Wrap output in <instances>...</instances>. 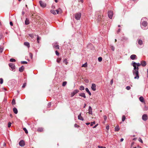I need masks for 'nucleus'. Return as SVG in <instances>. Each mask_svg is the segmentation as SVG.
I'll list each match as a JSON object with an SVG mask.
<instances>
[{"label": "nucleus", "mask_w": 148, "mask_h": 148, "mask_svg": "<svg viewBox=\"0 0 148 148\" xmlns=\"http://www.w3.org/2000/svg\"><path fill=\"white\" fill-rule=\"evenodd\" d=\"M50 12L52 14H56V13L57 14H59V13H61L62 10L60 8H59L58 9L56 10V11L53 10H51L50 11Z\"/></svg>", "instance_id": "f03ea898"}, {"label": "nucleus", "mask_w": 148, "mask_h": 148, "mask_svg": "<svg viewBox=\"0 0 148 148\" xmlns=\"http://www.w3.org/2000/svg\"><path fill=\"white\" fill-rule=\"evenodd\" d=\"M21 63L22 64H27V62L26 61H21Z\"/></svg>", "instance_id": "e433bc0d"}, {"label": "nucleus", "mask_w": 148, "mask_h": 148, "mask_svg": "<svg viewBox=\"0 0 148 148\" xmlns=\"http://www.w3.org/2000/svg\"><path fill=\"white\" fill-rule=\"evenodd\" d=\"M74 127H79L77 124L75 123L74 125Z\"/></svg>", "instance_id": "864d4df0"}, {"label": "nucleus", "mask_w": 148, "mask_h": 148, "mask_svg": "<svg viewBox=\"0 0 148 148\" xmlns=\"http://www.w3.org/2000/svg\"><path fill=\"white\" fill-rule=\"evenodd\" d=\"M120 129V128L119 126H117L115 127V131L118 132Z\"/></svg>", "instance_id": "b1692460"}, {"label": "nucleus", "mask_w": 148, "mask_h": 148, "mask_svg": "<svg viewBox=\"0 0 148 148\" xmlns=\"http://www.w3.org/2000/svg\"><path fill=\"white\" fill-rule=\"evenodd\" d=\"M130 88H131L129 86H127L126 87V89L128 90H130Z\"/></svg>", "instance_id": "79ce46f5"}, {"label": "nucleus", "mask_w": 148, "mask_h": 148, "mask_svg": "<svg viewBox=\"0 0 148 148\" xmlns=\"http://www.w3.org/2000/svg\"><path fill=\"white\" fill-rule=\"evenodd\" d=\"M140 101L142 103H144L145 101L143 97L142 96L140 97L139 98Z\"/></svg>", "instance_id": "6ab92c4d"}, {"label": "nucleus", "mask_w": 148, "mask_h": 148, "mask_svg": "<svg viewBox=\"0 0 148 148\" xmlns=\"http://www.w3.org/2000/svg\"><path fill=\"white\" fill-rule=\"evenodd\" d=\"M142 119L145 121H147L148 119L147 115L146 114H144L142 116Z\"/></svg>", "instance_id": "0eeeda50"}, {"label": "nucleus", "mask_w": 148, "mask_h": 148, "mask_svg": "<svg viewBox=\"0 0 148 148\" xmlns=\"http://www.w3.org/2000/svg\"><path fill=\"white\" fill-rule=\"evenodd\" d=\"M19 144L20 146L23 147L25 145V143L23 140H21L19 142Z\"/></svg>", "instance_id": "9b49d317"}, {"label": "nucleus", "mask_w": 148, "mask_h": 148, "mask_svg": "<svg viewBox=\"0 0 148 148\" xmlns=\"http://www.w3.org/2000/svg\"><path fill=\"white\" fill-rule=\"evenodd\" d=\"M13 111L14 112L15 114H17L18 113V110L16 108H15V107L14 108H13Z\"/></svg>", "instance_id": "aec40b11"}, {"label": "nucleus", "mask_w": 148, "mask_h": 148, "mask_svg": "<svg viewBox=\"0 0 148 148\" xmlns=\"http://www.w3.org/2000/svg\"><path fill=\"white\" fill-rule=\"evenodd\" d=\"M53 47L56 49H59V46L58 45H54Z\"/></svg>", "instance_id": "cd10ccee"}, {"label": "nucleus", "mask_w": 148, "mask_h": 148, "mask_svg": "<svg viewBox=\"0 0 148 148\" xmlns=\"http://www.w3.org/2000/svg\"><path fill=\"white\" fill-rule=\"evenodd\" d=\"M41 38H37V40L38 43H39V40Z\"/></svg>", "instance_id": "8fccbe9b"}, {"label": "nucleus", "mask_w": 148, "mask_h": 148, "mask_svg": "<svg viewBox=\"0 0 148 148\" xmlns=\"http://www.w3.org/2000/svg\"><path fill=\"white\" fill-rule=\"evenodd\" d=\"M87 66V62H86L84 64H82V67H86Z\"/></svg>", "instance_id": "c756f323"}, {"label": "nucleus", "mask_w": 148, "mask_h": 148, "mask_svg": "<svg viewBox=\"0 0 148 148\" xmlns=\"http://www.w3.org/2000/svg\"><path fill=\"white\" fill-rule=\"evenodd\" d=\"M130 58L132 60H134L137 59V58L136 55H135V54H132L130 56Z\"/></svg>", "instance_id": "6e6552de"}, {"label": "nucleus", "mask_w": 148, "mask_h": 148, "mask_svg": "<svg viewBox=\"0 0 148 148\" xmlns=\"http://www.w3.org/2000/svg\"><path fill=\"white\" fill-rule=\"evenodd\" d=\"M88 113L89 114H92V109L91 108V106H89V109H88Z\"/></svg>", "instance_id": "2eb2a0df"}, {"label": "nucleus", "mask_w": 148, "mask_h": 148, "mask_svg": "<svg viewBox=\"0 0 148 148\" xmlns=\"http://www.w3.org/2000/svg\"><path fill=\"white\" fill-rule=\"evenodd\" d=\"M24 69V67L23 66H22L19 68V71L20 72H22L23 71Z\"/></svg>", "instance_id": "a211bd4d"}, {"label": "nucleus", "mask_w": 148, "mask_h": 148, "mask_svg": "<svg viewBox=\"0 0 148 148\" xmlns=\"http://www.w3.org/2000/svg\"><path fill=\"white\" fill-rule=\"evenodd\" d=\"M98 60L99 62H101L102 60V58L101 57H99L98 58Z\"/></svg>", "instance_id": "4c0bfd02"}, {"label": "nucleus", "mask_w": 148, "mask_h": 148, "mask_svg": "<svg viewBox=\"0 0 148 148\" xmlns=\"http://www.w3.org/2000/svg\"><path fill=\"white\" fill-rule=\"evenodd\" d=\"M10 24L11 26L13 25V23L12 22H10Z\"/></svg>", "instance_id": "052dcab7"}, {"label": "nucleus", "mask_w": 148, "mask_h": 148, "mask_svg": "<svg viewBox=\"0 0 148 148\" xmlns=\"http://www.w3.org/2000/svg\"><path fill=\"white\" fill-rule=\"evenodd\" d=\"M63 62L65 63L66 64H67L68 63V62L67 60L66 59H65L63 61Z\"/></svg>", "instance_id": "ea45409f"}, {"label": "nucleus", "mask_w": 148, "mask_h": 148, "mask_svg": "<svg viewBox=\"0 0 148 148\" xmlns=\"http://www.w3.org/2000/svg\"><path fill=\"white\" fill-rule=\"evenodd\" d=\"M141 65L142 66H145L146 65V62L145 61H141Z\"/></svg>", "instance_id": "ddd939ff"}, {"label": "nucleus", "mask_w": 148, "mask_h": 148, "mask_svg": "<svg viewBox=\"0 0 148 148\" xmlns=\"http://www.w3.org/2000/svg\"><path fill=\"white\" fill-rule=\"evenodd\" d=\"M108 16L109 17L110 19H111L112 18V16L113 15V12L112 11H109L108 12Z\"/></svg>", "instance_id": "1a4fd4ad"}, {"label": "nucleus", "mask_w": 148, "mask_h": 148, "mask_svg": "<svg viewBox=\"0 0 148 148\" xmlns=\"http://www.w3.org/2000/svg\"><path fill=\"white\" fill-rule=\"evenodd\" d=\"M11 122H8V127H10L11 126Z\"/></svg>", "instance_id": "49530a36"}, {"label": "nucleus", "mask_w": 148, "mask_h": 148, "mask_svg": "<svg viewBox=\"0 0 148 148\" xmlns=\"http://www.w3.org/2000/svg\"><path fill=\"white\" fill-rule=\"evenodd\" d=\"M84 87L83 86H80L79 89L80 90H84Z\"/></svg>", "instance_id": "bb28decb"}, {"label": "nucleus", "mask_w": 148, "mask_h": 148, "mask_svg": "<svg viewBox=\"0 0 148 148\" xmlns=\"http://www.w3.org/2000/svg\"><path fill=\"white\" fill-rule=\"evenodd\" d=\"M126 119L125 116V115H123L122 116V121L123 122L125 121V120Z\"/></svg>", "instance_id": "c85d7f7f"}, {"label": "nucleus", "mask_w": 148, "mask_h": 148, "mask_svg": "<svg viewBox=\"0 0 148 148\" xmlns=\"http://www.w3.org/2000/svg\"><path fill=\"white\" fill-rule=\"evenodd\" d=\"M90 123H86V124L87 125H89L90 124Z\"/></svg>", "instance_id": "680f3d73"}, {"label": "nucleus", "mask_w": 148, "mask_h": 148, "mask_svg": "<svg viewBox=\"0 0 148 148\" xmlns=\"http://www.w3.org/2000/svg\"><path fill=\"white\" fill-rule=\"evenodd\" d=\"M3 83V80L2 78H0V84H2Z\"/></svg>", "instance_id": "c9c22d12"}, {"label": "nucleus", "mask_w": 148, "mask_h": 148, "mask_svg": "<svg viewBox=\"0 0 148 148\" xmlns=\"http://www.w3.org/2000/svg\"><path fill=\"white\" fill-rule=\"evenodd\" d=\"M9 66L11 68L12 70H13L15 69V66L14 64L12 63H9Z\"/></svg>", "instance_id": "9d476101"}, {"label": "nucleus", "mask_w": 148, "mask_h": 148, "mask_svg": "<svg viewBox=\"0 0 148 148\" xmlns=\"http://www.w3.org/2000/svg\"><path fill=\"white\" fill-rule=\"evenodd\" d=\"M106 128L107 130H108L109 129V125L107 126L106 127Z\"/></svg>", "instance_id": "13d9d810"}, {"label": "nucleus", "mask_w": 148, "mask_h": 148, "mask_svg": "<svg viewBox=\"0 0 148 148\" xmlns=\"http://www.w3.org/2000/svg\"><path fill=\"white\" fill-rule=\"evenodd\" d=\"M3 48L0 47V53H2L3 52Z\"/></svg>", "instance_id": "603ef678"}, {"label": "nucleus", "mask_w": 148, "mask_h": 148, "mask_svg": "<svg viewBox=\"0 0 148 148\" xmlns=\"http://www.w3.org/2000/svg\"><path fill=\"white\" fill-rule=\"evenodd\" d=\"M55 53H56V55H57V56H59V53L57 51H56Z\"/></svg>", "instance_id": "3c124183"}, {"label": "nucleus", "mask_w": 148, "mask_h": 148, "mask_svg": "<svg viewBox=\"0 0 148 148\" xmlns=\"http://www.w3.org/2000/svg\"><path fill=\"white\" fill-rule=\"evenodd\" d=\"M61 60V58H59L58 59H57V60L56 61L58 63H60Z\"/></svg>", "instance_id": "a19ab883"}, {"label": "nucleus", "mask_w": 148, "mask_h": 148, "mask_svg": "<svg viewBox=\"0 0 148 148\" xmlns=\"http://www.w3.org/2000/svg\"><path fill=\"white\" fill-rule=\"evenodd\" d=\"M123 140V138H121V139H120V141L122 142Z\"/></svg>", "instance_id": "e2e57ef3"}, {"label": "nucleus", "mask_w": 148, "mask_h": 148, "mask_svg": "<svg viewBox=\"0 0 148 148\" xmlns=\"http://www.w3.org/2000/svg\"><path fill=\"white\" fill-rule=\"evenodd\" d=\"M39 3L41 7L43 8H44L46 6V4L41 1H39Z\"/></svg>", "instance_id": "423d86ee"}, {"label": "nucleus", "mask_w": 148, "mask_h": 148, "mask_svg": "<svg viewBox=\"0 0 148 148\" xmlns=\"http://www.w3.org/2000/svg\"><path fill=\"white\" fill-rule=\"evenodd\" d=\"M98 125V124L96 125H95L94 127H93V128H96Z\"/></svg>", "instance_id": "bf43d9fd"}, {"label": "nucleus", "mask_w": 148, "mask_h": 148, "mask_svg": "<svg viewBox=\"0 0 148 148\" xmlns=\"http://www.w3.org/2000/svg\"><path fill=\"white\" fill-rule=\"evenodd\" d=\"M85 90H86V91L89 94V95L91 96V93L89 90L88 88H86Z\"/></svg>", "instance_id": "412c9836"}, {"label": "nucleus", "mask_w": 148, "mask_h": 148, "mask_svg": "<svg viewBox=\"0 0 148 148\" xmlns=\"http://www.w3.org/2000/svg\"><path fill=\"white\" fill-rule=\"evenodd\" d=\"M120 31H121V29H118V30L117 31V33L119 32Z\"/></svg>", "instance_id": "0e129e2a"}, {"label": "nucleus", "mask_w": 148, "mask_h": 148, "mask_svg": "<svg viewBox=\"0 0 148 148\" xmlns=\"http://www.w3.org/2000/svg\"><path fill=\"white\" fill-rule=\"evenodd\" d=\"M146 18H143L141 21V27L143 29H146L145 28L147 25V23L146 21H145V19Z\"/></svg>", "instance_id": "f257e3e1"}, {"label": "nucleus", "mask_w": 148, "mask_h": 148, "mask_svg": "<svg viewBox=\"0 0 148 148\" xmlns=\"http://www.w3.org/2000/svg\"><path fill=\"white\" fill-rule=\"evenodd\" d=\"M134 64H136V66H139L141 65V63H137L135 62H134Z\"/></svg>", "instance_id": "7c9ffc66"}, {"label": "nucleus", "mask_w": 148, "mask_h": 148, "mask_svg": "<svg viewBox=\"0 0 148 148\" xmlns=\"http://www.w3.org/2000/svg\"><path fill=\"white\" fill-rule=\"evenodd\" d=\"M23 129L26 134H27L28 133V132L26 128L24 127L23 128Z\"/></svg>", "instance_id": "473e14b6"}, {"label": "nucleus", "mask_w": 148, "mask_h": 148, "mask_svg": "<svg viewBox=\"0 0 148 148\" xmlns=\"http://www.w3.org/2000/svg\"><path fill=\"white\" fill-rule=\"evenodd\" d=\"M98 147L99 148H106L105 147L100 146H99Z\"/></svg>", "instance_id": "5fc2aeb1"}, {"label": "nucleus", "mask_w": 148, "mask_h": 148, "mask_svg": "<svg viewBox=\"0 0 148 148\" xmlns=\"http://www.w3.org/2000/svg\"><path fill=\"white\" fill-rule=\"evenodd\" d=\"M10 61L11 62H14L16 61V60L14 58H11L10 59Z\"/></svg>", "instance_id": "f704fd0d"}, {"label": "nucleus", "mask_w": 148, "mask_h": 148, "mask_svg": "<svg viewBox=\"0 0 148 148\" xmlns=\"http://www.w3.org/2000/svg\"><path fill=\"white\" fill-rule=\"evenodd\" d=\"M81 14L80 12H78L76 13L75 15V18L77 20H79L81 17Z\"/></svg>", "instance_id": "20e7f679"}, {"label": "nucleus", "mask_w": 148, "mask_h": 148, "mask_svg": "<svg viewBox=\"0 0 148 148\" xmlns=\"http://www.w3.org/2000/svg\"><path fill=\"white\" fill-rule=\"evenodd\" d=\"M66 84H67L66 82V81L62 83V86H66Z\"/></svg>", "instance_id": "72a5a7b5"}, {"label": "nucleus", "mask_w": 148, "mask_h": 148, "mask_svg": "<svg viewBox=\"0 0 148 148\" xmlns=\"http://www.w3.org/2000/svg\"><path fill=\"white\" fill-rule=\"evenodd\" d=\"M43 131V128L42 127L38 128L37 129V131L39 132H42Z\"/></svg>", "instance_id": "393cba45"}, {"label": "nucleus", "mask_w": 148, "mask_h": 148, "mask_svg": "<svg viewBox=\"0 0 148 148\" xmlns=\"http://www.w3.org/2000/svg\"><path fill=\"white\" fill-rule=\"evenodd\" d=\"M55 7L54 6H52V8L53 9Z\"/></svg>", "instance_id": "774afa93"}, {"label": "nucleus", "mask_w": 148, "mask_h": 148, "mask_svg": "<svg viewBox=\"0 0 148 148\" xmlns=\"http://www.w3.org/2000/svg\"><path fill=\"white\" fill-rule=\"evenodd\" d=\"M96 85L95 84L93 83L92 84L91 86V88L92 90L93 91H95L96 90Z\"/></svg>", "instance_id": "f8f14e48"}, {"label": "nucleus", "mask_w": 148, "mask_h": 148, "mask_svg": "<svg viewBox=\"0 0 148 148\" xmlns=\"http://www.w3.org/2000/svg\"><path fill=\"white\" fill-rule=\"evenodd\" d=\"M29 23V21L28 18H26L25 21V24L27 25Z\"/></svg>", "instance_id": "5701e85b"}, {"label": "nucleus", "mask_w": 148, "mask_h": 148, "mask_svg": "<svg viewBox=\"0 0 148 148\" xmlns=\"http://www.w3.org/2000/svg\"><path fill=\"white\" fill-rule=\"evenodd\" d=\"M138 44L140 45H142L143 44V41L141 40H138Z\"/></svg>", "instance_id": "4be33fe9"}, {"label": "nucleus", "mask_w": 148, "mask_h": 148, "mask_svg": "<svg viewBox=\"0 0 148 148\" xmlns=\"http://www.w3.org/2000/svg\"><path fill=\"white\" fill-rule=\"evenodd\" d=\"M51 105V102H49L47 105V107L49 108Z\"/></svg>", "instance_id": "c03bdc74"}, {"label": "nucleus", "mask_w": 148, "mask_h": 148, "mask_svg": "<svg viewBox=\"0 0 148 148\" xmlns=\"http://www.w3.org/2000/svg\"><path fill=\"white\" fill-rule=\"evenodd\" d=\"M79 92V90L77 89L74 90L73 92L71 93V97H72L74 96L76 94Z\"/></svg>", "instance_id": "39448f33"}, {"label": "nucleus", "mask_w": 148, "mask_h": 148, "mask_svg": "<svg viewBox=\"0 0 148 148\" xmlns=\"http://www.w3.org/2000/svg\"><path fill=\"white\" fill-rule=\"evenodd\" d=\"M26 83H24L22 86V87L23 88H24L26 86Z\"/></svg>", "instance_id": "a18cd8bd"}, {"label": "nucleus", "mask_w": 148, "mask_h": 148, "mask_svg": "<svg viewBox=\"0 0 148 148\" xmlns=\"http://www.w3.org/2000/svg\"><path fill=\"white\" fill-rule=\"evenodd\" d=\"M138 140L139 141V142H141V143H143V140H142L141 138H139Z\"/></svg>", "instance_id": "de8ad7c7"}, {"label": "nucleus", "mask_w": 148, "mask_h": 148, "mask_svg": "<svg viewBox=\"0 0 148 148\" xmlns=\"http://www.w3.org/2000/svg\"><path fill=\"white\" fill-rule=\"evenodd\" d=\"M103 117L104 121H106L107 119V117L106 115L103 116Z\"/></svg>", "instance_id": "37998d69"}, {"label": "nucleus", "mask_w": 148, "mask_h": 148, "mask_svg": "<svg viewBox=\"0 0 148 148\" xmlns=\"http://www.w3.org/2000/svg\"><path fill=\"white\" fill-rule=\"evenodd\" d=\"M132 65L134 67V69L132 71H135L136 69V68L137 67L136 65V64H134V62H132Z\"/></svg>", "instance_id": "dca6fc26"}, {"label": "nucleus", "mask_w": 148, "mask_h": 148, "mask_svg": "<svg viewBox=\"0 0 148 148\" xmlns=\"http://www.w3.org/2000/svg\"><path fill=\"white\" fill-rule=\"evenodd\" d=\"M79 1H81L82 3H83V0H79Z\"/></svg>", "instance_id": "69168bd1"}, {"label": "nucleus", "mask_w": 148, "mask_h": 148, "mask_svg": "<svg viewBox=\"0 0 148 148\" xmlns=\"http://www.w3.org/2000/svg\"><path fill=\"white\" fill-rule=\"evenodd\" d=\"M111 49L113 51H114V50L115 48L114 46H112L111 47Z\"/></svg>", "instance_id": "09e8293b"}, {"label": "nucleus", "mask_w": 148, "mask_h": 148, "mask_svg": "<svg viewBox=\"0 0 148 148\" xmlns=\"http://www.w3.org/2000/svg\"><path fill=\"white\" fill-rule=\"evenodd\" d=\"M24 44L26 46L28 47H30L29 44L28 42H24Z\"/></svg>", "instance_id": "a878e982"}, {"label": "nucleus", "mask_w": 148, "mask_h": 148, "mask_svg": "<svg viewBox=\"0 0 148 148\" xmlns=\"http://www.w3.org/2000/svg\"><path fill=\"white\" fill-rule=\"evenodd\" d=\"M12 105H14L16 104L15 101L14 99H13L12 100Z\"/></svg>", "instance_id": "2f4dec72"}, {"label": "nucleus", "mask_w": 148, "mask_h": 148, "mask_svg": "<svg viewBox=\"0 0 148 148\" xmlns=\"http://www.w3.org/2000/svg\"><path fill=\"white\" fill-rule=\"evenodd\" d=\"M139 67L138 66H137L136 68V69L135 70V71H138Z\"/></svg>", "instance_id": "4d7b16f0"}, {"label": "nucleus", "mask_w": 148, "mask_h": 148, "mask_svg": "<svg viewBox=\"0 0 148 148\" xmlns=\"http://www.w3.org/2000/svg\"><path fill=\"white\" fill-rule=\"evenodd\" d=\"M79 95L82 97H83L84 98H86V97L85 95V94L84 93H82L79 94Z\"/></svg>", "instance_id": "f3484780"}, {"label": "nucleus", "mask_w": 148, "mask_h": 148, "mask_svg": "<svg viewBox=\"0 0 148 148\" xmlns=\"http://www.w3.org/2000/svg\"><path fill=\"white\" fill-rule=\"evenodd\" d=\"M78 119L82 121L84 120L83 118L81 116V113H80L78 116Z\"/></svg>", "instance_id": "4468645a"}, {"label": "nucleus", "mask_w": 148, "mask_h": 148, "mask_svg": "<svg viewBox=\"0 0 148 148\" xmlns=\"http://www.w3.org/2000/svg\"><path fill=\"white\" fill-rule=\"evenodd\" d=\"M147 77H148V68L147 69Z\"/></svg>", "instance_id": "338daca9"}, {"label": "nucleus", "mask_w": 148, "mask_h": 148, "mask_svg": "<svg viewBox=\"0 0 148 148\" xmlns=\"http://www.w3.org/2000/svg\"><path fill=\"white\" fill-rule=\"evenodd\" d=\"M113 79H112L110 81L111 84L112 85L113 84Z\"/></svg>", "instance_id": "6e6d98bb"}, {"label": "nucleus", "mask_w": 148, "mask_h": 148, "mask_svg": "<svg viewBox=\"0 0 148 148\" xmlns=\"http://www.w3.org/2000/svg\"><path fill=\"white\" fill-rule=\"evenodd\" d=\"M133 75L134 76V79H138L139 78L138 71H132Z\"/></svg>", "instance_id": "7ed1b4c3"}, {"label": "nucleus", "mask_w": 148, "mask_h": 148, "mask_svg": "<svg viewBox=\"0 0 148 148\" xmlns=\"http://www.w3.org/2000/svg\"><path fill=\"white\" fill-rule=\"evenodd\" d=\"M95 124V121H94L93 122H92L91 123L90 125V126H92L93 125Z\"/></svg>", "instance_id": "58836bf2"}]
</instances>
